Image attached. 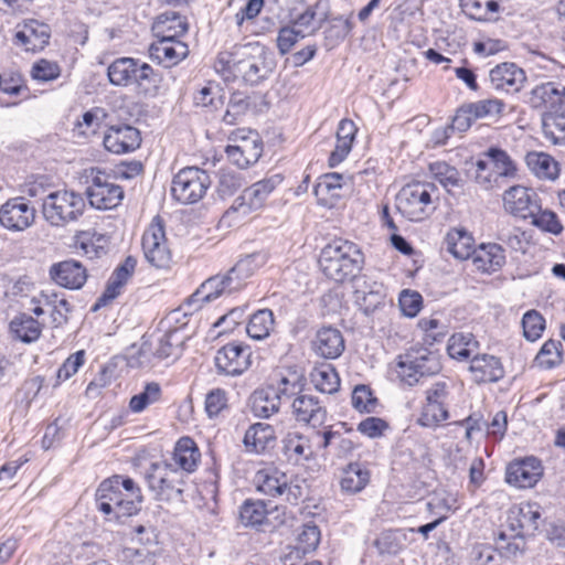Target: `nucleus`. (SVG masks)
I'll return each instance as SVG.
<instances>
[{
    "label": "nucleus",
    "mask_w": 565,
    "mask_h": 565,
    "mask_svg": "<svg viewBox=\"0 0 565 565\" xmlns=\"http://www.w3.org/2000/svg\"><path fill=\"white\" fill-rule=\"evenodd\" d=\"M243 443L248 452L264 454L275 446V429L269 424L256 423L246 430Z\"/></svg>",
    "instance_id": "obj_31"
},
{
    "label": "nucleus",
    "mask_w": 565,
    "mask_h": 565,
    "mask_svg": "<svg viewBox=\"0 0 565 565\" xmlns=\"http://www.w3.org/2000/svg\"><path fill=\"white\" fill-rule=\"evenodd\" d=\"M89 204L97 210L117 207L124 199V190L111 181V178L97 170L92 177V184L86 190Z\"/></svg>",
    "instance_id": "obj_16"
},
{
    "label": "nucleus",
    "mask_w": 565,
    "mask_h": 565,
    "mask_svg": "<svg viewBox=\"0 0 565 565\" xmlns=\"http://www.w3.org/2000/svg\"><path fill=\"white\" fill-rule=\"evenodd\" d=\"M473 238L465 230L454 228L445 238L446 249L457 259H467L473 256Z\"/></svg>",
    "instance_id": "obj_48"
},
{
    "label": "nucleus",
    "mask_w": 565,
    "mask_h": 565,
    "mask_svg": "<svg viewBox=\"0 0 565 565\" xmlns=\"http://www.w3.org/2000/svg\"><path fill=\"white\" fill-rule=\"evenodd\" d=\"M239 520L244 526L258 527L267 520L266 504L260 501L246 500L239 508Z\"/></svg>",
    "instance_id": "obj_54"
},
{
    "label": "nucleus",
    "mask_w": 565,
    "mask_h": 565,
    "mask_svg": "<svg viewBox=\"0 0 565 565\" xmlns=\"http://www.w3.org/2000/svg\"><path fill=\"white\" fill-rule=\"evenodd\" d=\"M149 53L152 61L171 67L188 56L189 47L180 40L158 39L150 45Z\"/></svg>",
    "instance_id": "obj_29"
},
{
    "label": "nucleus",
    "mask_w": 565,
    "mask_h": 565,
    "mask_svg": "<svg viewBox=\"0 0 565 565\" xmlns=\"http://www.w3.org/2000/svg\"><path fill=\"white\" fill-rule=\"evenodd\" d=\"M182 344L183 338L180 335L179 330H170L160 338L156 355L159 359H178L182 353Z\"/></svg>",
    "instance_id": "obj_56"
},
{
    "label": "nucleus",
    "mask_w": 565,
    "mask_h": 565,
    "mask_svg": "<svg viewBox=\"0 0 565 565\" xmlns=\"http://www.w3.org/2000/svg\"><path fill=\"white\" fill-rule=\"evenodd\" d=\"M103 142L109 152L122 154L139 148L141 137L139 130L130 125H114L106 131Z\"/></svg>",
    "instance_id": "obj_25"
},
{
    "label": "nucleus",
    "mask_w": 565,
    "mask_h": 565,
    "mask_svg": "<svg viewBox=\"0 0 565 565\" xmlns=\"http://www.w3.org/2000/svg\"><path fill=\"white\" fill-rule=\"evenodd\" d=\"M406 534L402 530H384L374 540L373 545L380 554L396 555L405 546Z\"/></svg>",
    "instance_id": "obj_53"
},
{
    "label": "nucleus",
    "mask_w": 565,
    "mask_h": 565,
    "mask_svg": "<svg viewBox=\"0 0 565 565\" xmlns=\"http://www.w3.org/2000/svg\"><path fill=\"white\" fill-rule=\"evenodd\" d=\"M254 483L264 495L280 499L294 505L305 497L303 480L276 467L258 470L254 477Z\"/></svg>",
    "instance_id": "obj_6"
},
{
    "label": "nucleus",
    "mask_w": 565,
    "mask_h": 565,
    "mask_svg": "<svg viewBox=\"0 0 565 565\" xmlns=\"http://www.w3.org/2000/svg\"><path fill=\"white\" fill-rule=\"evenodd\" d=\"M315 352L324 359H337L344 351V339L335 328L320 329L313 340Z\"/></svg>",
    "instance_id": "obj_35"
},
{
    "label": "nucleus",
    "mask_w": 565,
    "mask_h": 565,
    "mask_svg": "<svg viewBox=\"0 0 565 565\" xmlns=\"http://www.w3.org/2000/svg\"><path fill=\"white\" fill-rule=\"evenodd\" d=\"M540 203L537 194L529 188L514 185L503 193L504 210L519 218L529 220Z\"/></svg>",
    "instance_id": "obj_22"
},
{
    "label": "nucleus",
    "mask_w": 565,
    "mask_h": 565,
    "mask_svg": "<svg viewBox=\"0 0 565 565\" xmlns=\"http://www.w3.org/2000/svg\"><path fill=\"white\" fill-rule=\"evenodd\" d=\"M451 387L450 381L437 380L426 388V403L418 418L420 426L431 428L448 419Z\"/></svg>",
    "instance_id": "obj_11"
},
{
    "label": "nucleus",
    "mask_w": 565,
    "mask_h": 565,
    "mask_svg": "<svg viewBox=\"0 0 565 565\" xmlns=\"http://www.w3.org/2000/svg\"><path fill=\"white\" fill-rule=\"evenodd\" d=\"M562 348L563 344L559 341H546L536 354V363L545 369H552L559 364L562 362Z\"/></svg>",
    "instance_id": "obj_60"
},
{
    "label": "nucleus",
    "mask_w": 565,
    "mask_h": 565,
    "mask_svg": "<svg viewBox=\"0 0 565 565\" xmlns=\"http://www.w3.org/2000/svg\"><path fill=\"white\" fill-rule=\"evenodd\" d=\"M200 457L195 443L189 437H182L175 445L172 459L180 470L192 472L196 469Z\"/></svg>",
    "instance_id": "obj_43"
},
{
    "label": "nucleus",
    "mask_w": 565,
    "mask_h": 565,
    "mask_svg": "<svg viewBox=\"0 0 565 565\" xmlns=\"http://www.w3.org/2000/svg\"><path fill=\"white\" fill-rule=\"evenodd\" d=\"M305 384L303 376L294 372L288 376H282L276 384L269 386L282 404L284 402H292L295 397L299 396L303 392Z\"/></svg>",
    "instance_id": "obj_49"
},
{
    "label": "nucleus",
    "mask_w": 565,
    "mask_h": 565,
    "mask_svg": "<svg viewBox=\"0 0 565 565\" xmlns=\"http://www.w3.org/2000/svg\"><path fill=\"white\" fill-rule=\"evenodd\" d=\"M525 103L535 110H553L558 104L565 103V67L555 81L535 85L525 95Z\"/></svg>",
    "instance_id": "obj_17"
},
{
    "label": "nucleus",
    "mask_w": 565,
    "mask_h": 565,
    "mask_svg": "<svg viewBox=\"0 0 565 565\" xmlns=\"http://www.w3.org/2000/svg\"><path fill=\"white\" fill-rule=\"evenodd\" d=\"M489 81L497 92L515 94L524 86L526 75L515 63L504 62L490 70Z\"/></svg>",
    "instance_id": "obj_24"
},
{
    "label": "nucleus",
    "mask_w": 565,
    "mask_h": 565,
    "mask_svg": "<svg viewBox=\"0 0 565 565\" xmlns=\"http://www.w3.org/2000/svg\"><path fill=\"white\" fill-rule=\"evenodd\" d=\"M137 260L132 256L126 257L109 277L103 295L97 299L93 307L96 311L100 307L106 306L109 301L114 300L121 294L122 287L127 284L136 269Z\"/></svg>",
    "instance_id": "obj_26"
},
{
    "label": "nucleus",
    "mask_w": 565,
    "mask_h": 565,
    "mask_svg": "<svg viewBox=\"0 0 565 565\" xmlns=\"http://www.w3.org/2000/svg\"><path fill=\"white\" fill-rule=\"evenodd\" d=\"M523 335L529 341H536L545 329V319L536 310H529L522 318Z\"/></svg>",
    "instance_id": "obj_63"
},
{
    "label": "nucleus",
    "mask_w": 565,
    "mask_h": 565,
    "mask_svg": "<svg viewBox=\"0 0 565 565\" xmlns=\"http://www.w3.org/2000/svg\"><path fill=\"white\" fill-rule=\"evenodd\" d=\"M161 398V387L156 382H150L145 385L142 392L134 395L129 401V409L132 413H141L149 405L158 402Z\"/></svg>",
    "instance_id": "obj_57"
},
{
    "label": "nucleus",
    "mask_w": 565,
    "mask_h": 565,
    "mask_svg": "<svg viewBox=\"0 0 565 565\" xmlns=\"http://www.w3.org/2000/svg\"><path fill=\"white\" fill-rule=\"evenodd\" d=\"M152 30L158 39L180 40L188 32V23L179 13L166 11L157 17Z\"/></svg>",
    "instance_id": "obj_38"
},
{
    "label": "nucleus",
    "mask_w": 565,
    "mask_h": 565,
    "mask_svg": "<svg viewBox=\"0 0 565 565\" xmlns=\"http://www.w3.org/2000/svg\"><path fill=\"white\" fill-rule=\"evenodd\" d=\"M244 185L241 173L222 170L218 177L217 192L220 196H231Z\"/></svg>",
    "instance_id": "obj_64"
},
{
    "label": "nucleus",
    "mask_w": 565,
    "mask_h": 565,
    "mask_svg": "<svg viewBox=\"0 0 565 565\" xmlns=\"http://www.w3.org/2000/svg\"><path fill=\"white\" fill-rule=\"evenodd\" d=\"M370 481V471L360 462H351L343 469L341 490L349 494L362 491Z\"/></svg>",
    "instance_id": "obj_45"
},
{
    "label": "nucleus",
    "mask_w": 565,
    "mask_h": 565,
    "mask_svg": "<svg viewBox=\"0 0 565 565\" xmlns=\"http://www.w3.org/2000/svg\"><path fill=\"white\" fill-rule=\"evenodd\" d=\"M439 196L435 184L413 182L405 184L396 195V209L407 220L420 222L429 217L435 210Z\"/></svg>",
    "instance_id": "obj_5"
},
{
    "label": "nucleus",
    "mask_w": 565,
    "mask_h": 565,
    "mask_svg": "<svg viewBox=\"0 0 565 565\" xmlns=\"http://www.w3.org/2000/svg\"><path fill=\"white\" fill-rule=\"evenodd\" d=\"M483 156L487 159H479L475 164V180L480 185L489 188L493 181H497L498 177L510 178L515 175V163L507 151L491 147Z\"/></svg>",
    "instance_id": "obj_13"
},
{
    "label": "nucleus",
    "mask_w": 565,
    "mask_h": 565,
    "mask_svg": "<svg viewBox=\"0 0 565 565\" xmlns=\"http://www.w3.org/2000/svg\"><path fill=\"white\" fill-rule=\"evenodd\" d=\"M142 250L147 262L158 268L168 269L173 263L164 232V223L156 216L142 235Z\"/></svg>",
    "instance_id": "obj_12"
},
{
    "label": "nucleus",
    "mask_w": 565,
    "mask_h": 565,
    "mask_svg": "<svg viewBox=\"0 0 565 565\" xmlns=\"http://www.w3.org/2000/svg\"><path fill=\"white\" fill-rule=\"evenodd\" d=\"M215 68L242 77L249 85L267 79L276 68L274 53L258 42L235 45L217 55Z\"/></svg>",
    "instance_id": "obj_1"
},
{
    "label": "nucleus",
    "mask_w": 565,
    "mask_h": 565,
    "mask_svg": "<svg viewBox=\"0 0 565 565\" xmlns=\"http://www.w3.org/2000/svg\"><path fill=\"white\" fill-rule=\"evenodd\" d=\"M95 501L97 510L107 521L122 522L139 513L143 497L131 478L115 475L99 483Z\"/></svg>",
    "instance_id": "obj_2"
},
{
    "label": "nucleus",
    "mask_w": 565,
    "mask_h": 565,
    "mask_svg": "<svg viewBox=\"0 0 565 565\" xmlns=\"http://www.w3.org/2000/svg\"><path fill=\"white\" fill-rule=\"evenodd\" d=\"M250 348L243 343L232 342L216 351L214 363L218 374L237 376L250 366Z\"/></svg>",
    "instance_id": "obj_18"
},
{
    "label": "nucleus",
    "mask_w": 565,
    "mask_h": 565,
    "mask_svg": "<svg viewBox=\"0 0 565 565\" xmlns=\"http://www.w3.org/2000/svg\"><path fill=\"white\" fill-rule=\"evenodd\" d=\"M544 138L555 146H565V103L553 110H545L541 116Z\"/></svg>",
    "instance_id": "obj_32"
},
{
    "label": "nucleus",
    "mask_w": 565,
    "mask_h": 565,
    "mask_svg": "<svg viewBox=\"0 0 565 565\" xmlns=\"http://www.w3.org/2000/svg\"><path fill=\"white\" fill-rule=\"evenodd\" d=\"M228 145L225 149L227 158L241 169H246L256 163L263 153V141L255 130L237 129L231 134Z\"/></svg>",
    "instance_id": "obj_14"
},
{
    "label": "nucleus",
    "mask_w": 565,
    "mask_h": 565,
    "mask_svg": "<svg viewBox=\"0 0 565 565\" xmlns=\"http://www.w3.org/2000/svg\"><path fill=\"white\" fill-rule=\"evenodd\" d=\"M352 15L351 12L347 18L340 15L331 19L330 25L324 31L326 39L333 44L343 41L353 29Z\"/></svg>",
    "instance_id": "obj_62"
},
{
    "label": "nucleus",
    "mask_w": 565,
    "mask_h": 565,
    "mask_svg": "<svg viewBox=\"0 0 565 565\" xmlns=\"http://www.w3.org/2000/svg\"><path fill=\"white\" fill-rule=\"evenodd\" d=\"M543 475L541 461L535 457H525L510 462L505 470V481L516 488H532Z\"/></svg>",
    "instance_id": "obj_21"
},
{
    "label": "nucleus",
    "mask_w": 565,
    "mask_h": 565,
    "mask_svg": "<svg viewBox=\"0 0 565 565\" xmlns=\"http://www.w3.org/2000/svg\"><path fill=\"white\" fill-rule=\"evenodd\" d=\"M145 478L156 500L182 501L183 472L173 468L171 463H152Z\"/></svg>",
    "instance_id": "obj_9"
},
{
    "label": "nucleus",
    "mask_w": 565,
    "mask_h": 565,
    "mask_svg": "<svg viewBox=\"0 0 565 565\" xmlns=\"http://www.w3.org/2000/svg\"><path fill=\"white\" fill-rule=\"evenodd\" d=\"M469 371L477 383H493L504 376L499 358L490 354H476L470 360Z\"/></svg>",
    "instance_id": "obj_30"
},
{
    "label": "nucleus",
    "mask_w": 565,
    "mask_h": 565,
    "mask_svg": "<svg viewBox=\"0 0 565 565\" xmlns=\"http://www.w3.org/2000/svg\"><path fill=\"white\" fill-rule=\"evenodd\" d=\"M35 301L43 303L45 308L50 310L51 321L54 328L63 327L68 322L73 306L62 294L42 290L36 296Z\"/></svg>",
    "instance_id": "obj_34"
},
{
    "label": "nucleus",
    "mask_w": 565,
    "mask_h": 565,
    "mask_svg": "<svg viewBox=\"0 0 565 565\" xmlns=\"http://www.w3.org/2000/svg\"><path fill=\"white\" fill-rule=\"evenodd\" d=\"M274 313L271 310H258L249 318L246 332L254 340H263L269 335L274 328Z\"/></svg>",
    "instance_id": "obj_52"
},
{
    "label": "nucleus",
    "mask_w": 565,
    "mask_h": 565,
    "mask_svg": "<svg viewBox=\"0 0 565 565\" xmlns=\"http://www.w3.org/2000/svg\"><path fill=\"white\" fill-rule=\"evenodd\" d=\"M249 108V100L242 93H233L231 95L227 109L223 116V121L226 125H236L242 116H244Z\"/></svg>",
    "instance_id": "obj_61"
},
{
    "label": "nucleus",
    "mask_w": 565,
    "mask_h": 565,
    "mask_svg": "<svg viewBox=\"0 0 565 565\" xmlns=\"http://www.w3.org/2000/svg\"><path fill=\"white\" fill-rule=\"evenodd\" d=\"M540 519L541 513L534 504L512 509L508 518L511 530L522 535L533 534L539 529Z\"/></svg>",
    "instance_id": "obj_39"
},
{
    "label": "nucleus",
    "mask_w": 565,
    "mask_h": 565,
    "mask_svg": "<svg viewBox=\"0 0 565 565\" xmlns=\"http://www.w3.org/2000/svg\"><path fill=\"white\" fill-rule=\"evenodd\" d=\"M291 414L298 423L311 426L312 428L321 427L327 419V409L321 401L305 391L291 402Z\"/></svg>",
    "instance_id": "obj_23"
},
{
    "label": "nucleus",
    "mask_w": 565,
    "mask_h": 565,
    "mask_svg": "<svg viewBox=\"0 0 565 565\" xmlns=\"http://www.w3.org/2000/svg\"><path fill=\"white\" fill-rule=\"evenodd\" d=\"M467 104L475 120L500 116L505 106L504 102L499 98H487Z\"/></svg>",
    "instance_id": "obj_59"
},
{
    "label": "nucleus",
    "mask_w": 565,
    "mask_h": 565,
    "mask_svg": "<svg viewBox=\"0 0 565 565\" xmlns=\"http://www.w3.org/2000/svg\"><path fill=\"white\" fill-rule=\"evenodd\" d=\"M330 20L329 0H318L309 6L302 13L297 15L292 25L305 36L312 35L322 28V24Z\"/></svg>",
    "instance_id": "obj_28"
},
{
    "label": "nucleus",
    "mask_w": 565,
    "mask_h": 565,
    "mask_svg": "<svg viewBox=\"0 0 565 565\" xmlns=\"http://www.w3.org/2000/svg\"><path fill=\"white\" fill-rule=\"evenodd\" d=\"M282 181L279 174L255 182L246 188L239 196H237L231 207L225 212L224 217H228L232 213H238L246 216L252 212L259 210L269 194Z\"/></svg>",
    "instance_id": "obj_15"
},
{
    "label": "nucleus",
    "mask_w": 565,
    "mask_h": 565,
    "mask_svg": "<svg viewBox=\"0 0 565 565\" xmlns=\"http://www.w3.org/2000/svg\"><path fill=\"white\" fill-rule=\"evenodd\" d=\"M111 85L118 87L135 86L139 94L147 95L156 89L158 74L149 64L134 57H118L107 67Z\"/></svg>",
    "instance_id": "obj_4"
},
{
    "label": "nucleus",
    "mask_w": 565,
    "mask_h": 565,
    "mask_svg": "<svg viewBox=\"0 0 565 565\" xmlns=\"http://www.w3.org/2000/svg\"><path fill=\"white\" fill-rule=\"evenodd\" d=\"M266 263V256L262 253H254L241 258L228 271L236 290L241 289L245 280L249 278L256 269Z\"/></svg>",
    "instance_id": "obj_44"
},
{
    "label": "nucleus",
    "mask_w": 565,
    "mask_h": 565,
    "mask_svg": "<svg viewBox=\"0 0 565 565\" xmlns=\"http://www.w3.org/2000/svg\"><path fill=\"white\" fill-rule=\"evenodd\" d=\"M472 262L482 273H494L505 264V254L501 245L495 243L482 244L475 250Z\"/></svg>",
    "instance_id": "obj_37"
},
{
    "label": "nucleus",
    "mask_w": 565,
    "mask_h": 565,
    "mask_svg": "<svg viewBox=\"0 0 565 565\" xmlns=\"http://www.w3.org/2000/svg\"><path fill=\"white\" fill-rule=\"evenodd\" d=\"M51 278L67 289H81L87 279L86 268L77 260L67 259L54 264L50 269Z\"/></svg>",
    "instance_id": "obj_27"
},
{
    "label": "nucleus",
    "mask_w": 565,
    "mask_h": 565,
    "mask_svg": "<svg viewBox=\"0 0 565 565\" xmlns=\"http://www.w3.org/2000/svg\"><path fill=\"white\" fill-rule=\"evenodd\" d=\"M11 333L24 343H32L36 341L42 333L41 323L32 316L20 313L15 316L10 322Z\"/></svg>",
    "instance_id": "obj_46"
},
{
    "label": "nucleus",
    "mask_w": 565,
    "mask_h": 565,
    "mask_svg": "<svg viewBox=\"0 0 565 565\" xmlns=\"http://www.w3.org/2000/svg\"><path fill=\"white\" fill-rule=\"evenodd\" d=\"M311 382L321 393L332 394L340 387V377L331 364H321L315 367L310 374Z\"/></svg>",
    "instance_id": "obj_50"
},
{
    "label": "nucleus",
    "mask_w": 565,
    "mask_h": 565,
    "mask_svg": "<svg viewBox=\"0 0 565 565\" xmlns=\"http://www.w3.org/2000/svg\"><path fill=\"white\" fill-rule=\"evenodd\" d=\"M358 128L350 119H342L337 130V145L330 153L329 166L335 167L340 164L350 153L355 138Z\"/></svg>",
    "instance_id": "obj_40"
},
{
    "label": "nucleus",
    "mask_w": 565,
    "mask_h": 565,
    "mask_svg": "<svg viewBox=\"0 0 565 565\" xmlns=\"http://www.w3.org/2000/svg\"><path fill=\"white\" fill-rule=\"evenodd\" d=\"M211 185V178L198 167L181 169L172 179L171 195L182 204L199 202Z\"/></svg>",
    "instance_id": "obj_10"
},
{
    "label": "nucleus",
    "mask_w": 565,
    "mask_h": 565,
    "mask_svg": "<svg viewBox=\"0 0 565 565\" xmlns=\"http://www.w3.org/2000/svg\"><path fill=\"white\" fill-rule=\"evenodd\" d=\"M478 342L472 333H455L450 337L447 351L450 358L465 361L476 352Z\"/></svg>",
    "instance_id": "obj_51"
},
{
    "label": "nucleus",
    "mask_w": 565,
    "mask_h": 565,
    "mask_svg": "<svg viewBox=\"0 0 565 565\" xmlns=\"http://www.w3.org/2000/svg\"><path fill=\"white\" fill-rule=\"evenodd\" d=\"M439 355L423 347H413L404 354L398 355L396 373L398 379L406 385L413 386L422 379L433 376L441 371Z\"/></svg>",
    "instance_id": "obj_7"
},
{
    "label": "nucleus",
    "mask_w": 565,
    "mask_h": 565,
    "mask_svg": "<svg viewBox=\"0 0 565 565\" xmlns=\"http://www.w3.org/2000/svg\"><path fill=\"white\" fill-rule=\"evenodd\" d=\"M35 209L24 198H13L0 207V224L11 232H23L33 225Z\"/></svg>",
    "instance_id": "obj_19"
},
{
    "label": "nucleus",
    "mask_w": 565,
    "mask_h": 565,
    "mask_svg": "<svg viewBox=\"0 0 565 565\" xmlns=\"http://www.w3.org/2000/svg\"><path fill=\"white\" fill-rule=\"evenodd\" d=\"M429 170L434 178L448 191L450 188H461L463 185L459 171L445 161L430 163Z\"/></svg>",
    "instance_id": "obj_55"
},
{
    "label": "nucleus",
    "mask_w": 565,
    "mask_h": 565,
    "mask_svg": "<svg viewBox=\"0 0 565 565\" xmlns=\"http://www.w3.org/2000/svg\"><path fill=\"white\" fill-rule=\"evenodd\" d=\"M281 451L287 461L294 465L308 461L313 457L309 438L298 431H289L284 436Z\"/></svg>",
    "instance_id": "obj_36"
},
{
    "label": "nucleus",
    "mask_w": 565,
    "mask_h": 565,
    "mask_svg": "<svg viewBox=\"0 0 565 565\" xmlns=\"http://www.w3.org/2000/svg\"><path fill=\"white\" fill-rule=\"evenodd\" d=\"M525 162L529 169L540 179L555 180L559 174L557 161L547 153L529 152Z\"/></svg>",
    "instance_id": "obj_47"
},
{
    "label": "nucleus",
    "mask_w": 565,
    "mask_h": 565,
    "mask_svg": "<svg viewBox=\"0 0 565 565\" xmlns=\"http://www.w3.org/2000/svg\"><path fill=\"white\" fill-rule=\"evenodd\" d=\"M86 207L82 194L71 190H58L49 193L42 203V213L52 226L63 227L77 221Z\"/></svg>",
    "instance_id": "obj_8"
},
{
    "label": "nucleus",
    "mask_w": 565,
    "mask_h": 565,
    "mask_svg": "<svg viewBox=\"0 0 565 565\" xmlns=\"http://www.w3.org/2000/svg\"><path fill=\"white\" fill-rule=\"evenodd\" d=\"M75 247L89 259L106 254L109 237L94 230L78 232L74 237Z\"/></svg>",
    "instance_id": "obj_41"
},
{
    "label": "nucleus",
    "mask_w": 565,
    "mask_h": 565,
    "mask_svg": "<svg viewBox=\"0 0 565 565\" xmlns=\"http://www.w3.org/2000/svg\"><path fill=\"white\" fill-rule=\"evenodd\" d=\"M531 224L544 232L559 235L563 232V225L561 224L557 215L550 210H542L541 204L537 205V211H534L533 215L529 217Z\"/></svg>",
    "instance_id": "obj_58"
},
{
    "label": "nucleus",
    "mask_w": 565,
    "mask_h": 565,
    "mask_svg": "<svg viewBox=\"0 0 565 565\" xmlns=\"http://www.w3.org/2000/svg\"><path fill=\"white\" fill-rule=\"evenodd\" d=\"M319 265L326 277L344 282L354 279L362 270L364 255L353 242L334 239L322 248Z\"/></svg>",
    "instance_id": "obj_3"
},
{
    "label": "nucleus",
    "mask_w": 565,
    "mask_h": 565,
    "mask_svg": "<svg viewBox=\"0 0 565 565\" xmlns=\"http://www.w3.org/2000/svg\"><path fill=\"white\" fill-rule=\"evenodd\" d=\"M249 406L254 416L259 418H269L280 409L275 391L270 386L258 388L249 397Z\"/></svg>",
    "instance_id": "obj_42"
},
{
    "label": "nucleus",
    "mask_w": 565,
    "mask_h": 565,
    "mask_svg": "<svg viewBox=\"0 0 565 565\" xmlns=\"http://www.w3.org/2000/svg\"><path fill=\"white\" fill-rule=\"evenodd\" d=\"M233 291H236V286L227 274L213 276L201 284L195 292L186 299L184 307L188 311H184V315L201 309L203 303L215 300L224 292L231 294Z\"/></svg>",
    "instance_id": "obj_20"
},
{
    "label": "nucleus",
    "mask_w": 565,
    "mask_h": 565,
    "mask_svg": "<svg viewBox=\"0 0 565 565\" xmlns=\"http://www.w3.org/2000/svg\"><path fill=\"white\" fill-rule=\"evenodd\" d=\"M49 40L50 26L36 20H30L21 31L15 33L17 44L31 52L43 50L49 44Z\"/></svg>",
    "instance_id": "obj_33"
}]
</instances>
